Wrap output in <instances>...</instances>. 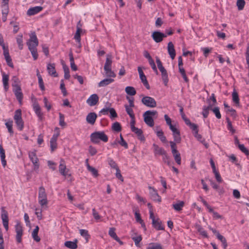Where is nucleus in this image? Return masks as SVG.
Listing matches in <instances>:
<instances>
[{"mask_svg": "<svg viewBox=\"0 0 249 249\" xmlns=\"http://www.w3.org/2000/svg\"><path fill=\"white\" fill-rule=\"evenodd\" d=\"M112 63V61L111 55H107L104 67L106 76L107 77L115 78L116 75L114 72L111 70Z\"/></svg>", "mask_w": 249, "mask_h": 249, "instance_id": "obj_1", "label": "nucleus"}, {"mask_svg": "<svg viewBox=\"0 0 249 249\" xmlns=\"http://www.w3.org/2000/svg\"><path fill=\"white\" fill-rule=\"evenodd\" d=\"M108 140L107 136L104 131H96L90 135V141L96 144L98 143L100 140L106 142Z\"/></svg>", "mask_w": 249, "mask_h": 249, "instance_id": "obj_2", "label": "nucleus"}, {"mask_svg": "<svg viewBox=\"0 0 249 249\" xmlns=\"http://www.w3.org/2000/svg\"><path fill=\"white\" fill-rule=\"evenodd\" d=\"M21 110L20 109H17L15 112L14 119L16 124L17 128L19 131H22L24 128V123L22 119Z\"/></svg>", "mask_w": 249, "mask_h": 249, "instance_id": "obj_3", "label": "nucleus"}, {"mask_svg": "<svg viewBox=\"0 0 249 249\" xmlns=\"http://www.w3.org/2000/svg\"><path fill=\"white\" fill-rule=\"evenodd\" d=\"M157 114V111L155 110H147L145 111L143 115L144 121L146 124L150 127H152L154 125V122L152 116Z\"/></svg>", "mask_w": 249, "mask_h": 249, "instance_id": "obj_4", "label": "nucleus"}, {"mask_svg": "<svg viewBox=\"0 0 249 249\" xmlns=\"http://www.w3.org/2000/svg\"><path fill=\"white\" fill-rule=\"evenodd\" d=\"M38 203L42 206L46 205L48 203L47 194L45 188L43 186L39 188Z\"/></svg>", "mask_w": 249, "mask_h": 249, "instance_id": "obj_5", "label": "nucleus"}, {"mask_svg": "<svg viewBox=\"0 0 249 249\" xmlns=\"http://www.w3.org/2000/svg\"><path fill=\"white\" fill-rule=\"evenodd\" d=\"M170 144L171 148L172 153L174 159L177 163L180 165L181 164V156L180 153L177 149L176 144L174 142L172 141L170 142Z\"/></svg>", "mask_w": 249, "mask_h": 249, "instance_id": "obj_6", "label": "nucleus"}, {"mask_svg": "<svg viewBox=\"0 0 249 249\" xmlns=\"http://www.w3.org/2000/svg\"><path fill=\"white\" fill-rule=\"evenodd\" d=\"M59 172L62 176L65 177L71 176V174L69 173L70 170L66 167L65 161L63 159H61L60 161Z\"/></svg>", "mask_w": 249, "mask_h": 249, "instance_id": "obj_7", "label": "nucleus"}, {"mask_svg": "<svg viewBox=\"0 0 249 249\" xmlns=\"http://www.w3.org/2000/svg\"><path fill=\"white\" fill-rule=\"evenodd\" d=\"M28 156L30 160L33 163L34 166L35 170H38L39 167V164L38 163V159L37 157L36 151H29L28 152Z\"/></svg>", "mask_w": 249, "mask_h": 249, "instance_id": "obj_8", "label": "nucleus"}, {"mask_svg": "<svg viewBox=\"0 0 249 249\" xmlns=\"http://www.w3.org/2000/svg\"><path fill=\"white\" fill-rule=\"evenodd\" d=\"M142 103L146 107L153 108L156 107L157 103L154 98L150 96H144L142 99Z\"/></svg>", "mask_w": 249, "mask_h": 249, "instance_id": "obj_9", "label": "nucleus"}, {"mask_svg": "<svg viewBox=\"0 0 249 249\" xmlns=\"http://www.w3.org/2000/svg\"><path fill=\"white\" fill-rule=\"evenodd\" d=\"M15 231L16 232V240L18 243H20L22 241V236L23 235V228L20 223L18 222L15 225Z\"/></svg>", "mask_w": 249, "mask_h": 249, "instance_id": "obj_10", "label": "nucleus"}, {"mask_svg": "<svg viewBox=\"0 0 249 249\" xmlns=\"http://www.w3.org/2000/svg\"><path fill=\"white\" fill-rule=\"evenodd\" d=\"M13 92L16 97V98L19 103L21 104L23 97L21 89L19 85H13Z\"/></svg>", "mask_w": 249, "mask_h": 249, "instance_id": "obj_11", "label": "nucleus"}, {"mask_svg": "<svg viewBox=\"0 0 249 249\" xmlns=\"http://www.w3.org/2000/svg\"><path fill=\"white\" fill-rule=\"evenodd\" d=\"M151 36L156 43H159L161 42L164 38L167 37V35L160 31H154L153 32Z\"/></svg>", "mask_w": 249, "mask_h": 249, "instance_id": "obj_12", "label": "nucleus"}, {"mask_svg": "<svg viewBox=\"0 0 249 249\" xmlns=\"http://www.w3.org/2000/svg\"><path fill=\"white\" fill-rule=\"evenodd\" d=\"M1 217L3 225L6 231H8V213L4 209V207L1 208Z\"/></svg>", "mask_w": 249, "mask_h": 249, "instance_id": "obj_13", "label": "nucleus"}, {"mask_svg": "<svg viewBox=\"0 0 249 249\" xmlns=\"http://www.w3.org/2000/svg\"><path fill=\"white\" fill-rule=\"evenodd\" d=\"M30 38L27 42V45L29 46H37L38 45V41L35 32H32L30 35Z\"/></svg>", "mask_w": 249, "mask_h": 249, "instance_id": "obj_14", "label": "nucleus"}, {"mask_svg": "<svg viewBox=\"0 0 249 249\" xmlns=\"http://www.w3.org/2000/svg\"><path fill=\"white\" fill-rule=\"evenodd\" d=\"M33 108L38 120L42 121L43 119V113L42 112L41 107L38 103L37 102H35L33 105Z\"/></svg>", "mask_w": 249, "mask_h": 249, "instance_id": "obj_15", "label": "nucleus"}, {"mask_svg": "<svg viewBox=\"0 0 249 249\" xmlns=\"http://www.w3.org/2000/svg\"><path fill=\"white\" fill-rule=\"evenodd\" d=\"M148 189L150 190V196L152 200L159 202H161V198L159 195L157 191L151 186H149Z\"/></svg>", "mask_w": 249, "mask_h": 249, "instance_id": "obj_16", "label": "nucleus"}, {"mask_svg": "<svg viewBox=\"0 0 249 249\" xmlns=\"http://www.w3.org/2000/svg\"><path fill=\"white\" fill-rule=\"evenodd\" d=\"M170 130L173 132L175 142L179 143L181 141V137L179 130L175 126H170Z\"/></svg>", "mask_w": 249, "mask_h": 249, "instance_id": "obj_17", "label": "nucleus"}, {"mask_svg": "<svg viewBox=\"0 0 249 249\" xmlns=\"http://www.w3.org/2000/svg\"><path fill=\"white\" fill-rule=\"evenodd\" d=\"M82 24L81 23V21L79 20L77 23L76 31L74 36V38L78 43H80L81 41V33L82 32Z\"/></svg>", "mask_w": 249, "mask_h": 249, "instance_id": "obj_18", "label": "nucleus"}, {"mask_svg": "<svg viewBox=\"0 0 249 249\" xmlns=\"http://www.w3.org/2000/svg\"><path fill=\"white\" fill-rule=\"evenodd\" d=\"M99 101V97L96 94L90 95L87 100V103L90 107L96 105Z\"/></svg>", "mask_w": 249, "mask_h": 249, "instance_id": "obj_19", "label": "nucleus"}, {"mask_svg": "<svg viewBox=\"0 0 249 249\" xmlns=\"http://www.w3.org/2000/svg\"><path fill=\"white\" fill-rule=\"evenodd\" d=\"M43 10L42 6H37L30 8L27 11V15L29 16H34L39 13Z\"/></svg>", "mask_w": 249, "mask_h": 249, "instance_id": "obj_20", "label": "nucleus"}, {"mask_svg": "<svg viewBox=\"0 0 249 249\" xmlns=\"http://www.w3.org/2000/svg\"><path fill=\"white\" fill-rule=\"evenodd\" d=\"M3 55L4 56V57H5V59L7 62V65L9 67H10L11 68H13L14 66H13V63L12 61V59L11 58V57L9 55L8 48V47L7 48L3 47Z\"/></svg>", "mask_w": 249, "mask_h": 249, "instance_id": "obj_21", "label": "nucleus"}, {"mask_svg": "<svg viewBox=\"0 0 249 249\" xmlns=\"http://www.w3.org/2000/svg\"><path fill=\"white\" fill-rule=\"evenodd\" d=\"M97 115L95 112H90L86 117V121L88 123L93 125L97 119Z\"/></svg>", "mask_w": 249, "mask_h": 249, "instance_id": "obj_22", "label": "nucleus"}, {"mask_svg": "<svg viewBox=\"0 0 249 249\" xmlns=\"http://www.w3.org/2000/svg\"><path fill=\"white\" fill-rule=\"evenodd\" d=\"M167 50L171 59H174L176 56V51L174 44L172 42H169L168 43Z\"/></svg>", "mask_w": 249, "mask_h": 249, "instance_id": "obj_23", "label": "nucleus"}, {"mask_svg": "<svg viewBox=\"0 0 249 249\" xmlns=\"http://www.w3.org/2000/svg\"><path fill=\"white\" fill-rule=\"evenodd\" d=\"M47 69L49 74L50 75L53 76V77L57 76V74L55 69V64H48L47 65Z\"/></svg>", "mask_w": 249, "mask_h": 249, "instance_id": "obj_24", "label": "nucleus"}, {"mask_svg": "<svg viewBox=\"0 0 249 249\" xmlns=\"http://www.w3.org/2000/svg\"><path fill=\"white\" fill-rule=\"evenodd\" d=\"M153 227L157 230H164V227L162 225V222L159 218H157L156 220L153 219V223H152Z\"/></svg>", "mask_w": 249, "mask_h": 249, "instance_id": "obj_25", "label": "nucleus"}, {"mask_svg": "<svg viewBox=\"0 0 249 249\" xmlns=\"http://www.w3.org/2000/svg\"><path fill=\"white\" fill-rule=\"evenodd\" d=\"M153 147L155 155H162L163 154H165L166 151L163 148L159 147L155 143L153 144Z\"/></svg>", "mask_w": 249, "mask_h": 249, "instance_id": "obj_26", "label": "nucleus"}, {"mask_svg": "<svg viewBox=\"0 0 249 249\" xmlns=\"http://www.w3.org/2000/svg\"><path fill=\"white\" fill-rule=\"evenodd\" d=\"M2 83L4 87V90L7 91L9 89V75L6 74L5 72L2 73Z\"/></svg>", "mask_w": 249, "mask_h": 249, "instance_id": "obj_27", "label": "nucleus"}, {"mask_svg": "<svg viewBox=\"0 0 249 249\" xmlns=\"http://www.w3.org/2000/svg\"><path fill=\"white\" fill-rule=\"evenodd\" d=\"M195 228L197 230V231L199 233V234L201 235L203 237L205 238L208 237L207 231L202 228V227L200 225L196 224Z\"/></svg>", "mask_w": 249, "mask_h": 249, "instance_id": "obj_28", "label": "nucleus"}, {"mask_svg": "<svg viewBox=\"0 0 249 249\" xmlns=\"http://www.w3.org/2000/svg\"><path fill=\"white\" fill-rule=\"evenodd\" d=\"M131 130L132 131V132H134L137 135L138 138L139 140L141 141L144 140V137L143 135L142 131L141 129H139L137 127H135Z\"/></svg>", "mask_w": 249, "mask_h": 249, "instance_id": "obj_29", "label": "nucleus"}, {"mask_svg": "<svg viewBox=\"0 0 249 249\" xmlns=\"http://www.w3.org/2000/svg\"><path fill=\"white\" fill-rule=\"evenodd\" d=\"M185 124L189 126L191 129L194 131V133L196 132H198V126L197 124L191 122L190 120H185Z\"/></svg>", "mask_w": 249, "mask_h": 249, "instance_id": "obj_30", "label": "nucleus"}, {"mask_svg": "<svg viewBox=\"0 0 249 249\" xmlns=\"http://www.w3.org/2000/svg\"><path fill=\"white\" fill-rule=\"evenodd\" d=\"M28 47L29 50L30 51L32 56L34 58V60H36L37 59L38 55L37 52V46H31L30 45Z\"/></svg>", "mask_w": 249, "mask_h": 249, "instance_id": "obj_31", "label": "nucleus"}, {"mask_svg": "<svg viewBox=\"0 0 249 249\" xmlns=\"http://www.w3.org/2000/svg\"><path fill=\"white\" fill-rule=\"evenodd\" d=\"M64 245L66 247L71 249H76L77 248V240L75 241H66Z\"/></svg>", "mask_w": 249, "mask_h": 249, "instance_id": "obj_32", "label": "nucleus"}, {"mask_svg": "<svg viewBox=\"0 0 249 249\" xmlns=\"http://www.w3.org/2000/svg\"><path fill=\"white\" fill-rule=\"evenodd\" d=\"M213 105L209 104L208 106H204L202 108V114L204 118L208 117L209 113V110H211Z\"/></svg>", "mask_w": 249, "mask_h": 249, "instance_id": "obj_33", "label": "nucleus"}, {"mask_svg": "<svg viewBox=\"0 0 249 249\" xmlns=\"http://www.w3.org/2000/svg\"><path fill=\"white\" fill-rule=\"evenodd\" d=\"M39 227L38 226H36V228L33 230L32 236L33 238L35 241H36L37 242H38L40 240V237L38 236V232L39 231Z\"/></svg>", "mask_w": 249, "mask_h": 249, "instance_id": "obj_34", "label": "nucleus"}, {"mask_svg": "<svg viewBox=\"0 0 249 249\" xmlns=\"http://www.w3.org/2000/svg\"><path fill=\"white\" fill-rule=\"evenodd\" d=\"M114 80L112 78H106L101 81L98 84V87H105L114 82Z\"/></svg>", "mask_w": 249, "mask_h": 249, "instance_id": "obj_35", "label": "nucleus"}, {"mask_svg": "<svg viewBox=\"0 0 249 249\" xmlns=\"http://www.w3.org/2000/svg\"><path fill=\"white\" fill-rule=\"evenodd\" d=\"M146 249H163L162 246L159 243H149Z\"/></svg>", "mask_w": 249, "mask_h": 249, "instance_id": "obj_36", "label": "nucleus"}, {"mask_svg": "<svg viewBox=\"0 0 249 249\" xmlns=\"http://www.w3.org/2000/svg\"><path fill=\"white\" fill-rule=\"evenodd\" d=\"M184 206V202L183 201H178L177 203L173 204V208L176 211H180L182 210V208Z\"/></svg>", "mask_w": 249, "mask_h": 249, "instance_id": "obj_37", "label": "nucleus"}, {"mask_svg": "<svg viewBox=\"0 0 249 249\" xmlns=\"http://www.w3.org/2000/svg\"><path fill=\"white\" fill-rule=\"evenodd\" d=\"M36 75H37V76L38 77V84H39V88L41 90L43 91L45 90V87L44 85L43 79L41 77V75L39 73L38 70H37Z\"/></svg>", "mask_w": 249, "mask_h": 249, "instance_id": "obj_38", "label": "nucleus"}, {"mask_svg": "<svg viewBox=\"0 0 249 249\" xmlns=\"http://www.w3.org/2000/svg\"><path fill=\"white\" fill-rule=\"evenodd\" d=\"M17 42L18 44L19 50H22L23 47V36L22 34H19L16 37Z\"/></svg>", "mask_w": 249, "mask_h": 249, "instance_id": "obj_39", "label": "nucleus"}, {"mask_svg": "<svg viewBox=\"0 0 249 249\" xmlns=\"http://www.w3.org/2000/svg\"><path fill=\"white\" fill-rule=\"evenodd\" d=\"M70 61L71 64V67L73 71H76L77 70V66L74 63V58L72 52L69 53Z\"/></svg>", "mask_w": 249, "mask_h": 249, "instance_id": "obj_40", "label": "nucleus"}, {"mask_svg": "<svg viewBox=\"0 0 249 249\" xmlns=\"http://www.w3.org/2000/svg\"><path fill=\"white\" fill-rule=\"evenodd\" d=\"M125 91L128 95L131 96L135 95L136 93V91L135 88L131 86L126 87L125 89Z\"/></svg>", "mask_w": 249, "mask_h": 249, "instance_id": "obj_41", "label": "nucleus"}, {"mask_svg": "<svg viewBox=\"0 0 249 249\" xmlns=\"http://www.w3.org/2000/svg\"><path fill=\"white\" fill-rule=\"evenodd\" d=\"M217 238L221 242L224 249H226L228 246V244L226 238L223 235H221L220 233H217Z\"/></svg>", "mask_w": 249, "mask_h": 249, "instance_id": "obj_42", "label": "nucleus"}, {"mask_svg": "<svg viewBox=\"0 0 249 249\" xmlns=\"http://www.w3.org/2000/svg\"><path fill=\"white\" fill-rule=\"evenodd\" d=\"M232 101L237 106L239 105V98L238 93L234 90L232 93Z\"/></svg>", "mask_w": 249, "mask_h": 249, "instance_id": "obj_43", "label": "nucleus"}, {"mask_svg": "<svg viewBox=\"0 0 249 249\" xmlns=\"http://www.w3.org/2000/svg\"><path fill=\"white\" fill-rule=\"evenodd\" d=\"M156 133L157 136L159 138L162 142H166V138L165 136H164L163 132L162 131V130L157 131Z\"/></svg>", "mask_w": 249, "mask_h": 249, "instance_id": "obj_44", "label": "nucleus"}, {"mask_svg": "<svg viewBox=\"0 0 249 249\" xmlns=\"http://www.w3.org/2000/svg\"><path fill=\"white\" fill-rule=\"evenodd\" d=\"M80 235L84 237L85 239L88 242L89 241V238H90V235L89 234L88 231L86 230L81 229L79 231Z\"/></svg>", "mask_w": 249, "mask_h": 249, "instance_id": "obj_45", "label": "nucleus"}, {"mask_svg": "<svg viewBox=\"0 0 249 249\" xmlns=\"http://www.w3.org/2000/svg\"><path fill=\"white\" fill-rule=\"evenodd\" d=\"M87 168L88 170L91 173V174L94 177H97L98 176L99 174L98 173V171L95 168L90 166L89 164H88Z\"/></svg>", "mask_w": 249, "mask_h": 249, "instance_id": "obj_46", "label": "nucleus"}, {"mask_svg": "<svg viewBox=\"0 0 249 249\" xmlns=\"http://www.w3.org/2000/svg\"><path fill=\"white\" fill-rule=\"evenodd\" d=\"M5 125L8 129V132L10 133L11 135H12L14 133L13 130V121L10 120L5 123Z\"/></svg>", "mask_w": 249, "mask_h": 249, "instance_id": "obj_47", "label": "nucleus"}, {"mask_svg": "<svg viewBox=\"0 0 249 249\" xmlns=\"http://www.w3.org/2000/svg\"><path fill=\"white\" fill-rule=\"evenodd\" d=\"M161 77L164 85L167 86L169 79L166 70L164 72H161Z\"/></svg>", "mask_w": 249, "mask_h": 249, "instance_id": "obj_48", "label": "nucleus"}, {"mask_svg": "<svg viewBox=\"0 0 249 249\" xmlns=\"http://www.w3.org/2000/svg\"><path fill=\"white\" fill-rule=\"evenodd\" d=\"M63 68L64 71V77L66 79H69L70 77V71L69 68L62 63Z\"/></svg>", "mask_w": 249, "mask_h": 249, "instance_id": "obj_49", "label": "nucleus"}, {"mask_svg": "<svg viewBox=\"0 0 249 249\" xmlns=\"http://www.w3.org/2000/svg\"><path fill=\"white\" fill-rule=\"evenodd\" d=\"M112 129L116 132H120L122 129L121 125L119 123L116 122L113 124L112 125Z\"/></svg>", "mask_w": 249, "mask_h": 249, "instance_id": "obj_50", "label": "nucleus"}, {"mask_svg": "<svg viewBox=\"0 0 249 249\" xmlns=\"http://www.w3.org/2000/svg\"><path fill=\"white\" fill-rule=\"evenodd\" d=\"M124 107L125 108V111L129 115L130 118H133L135 117V114L134 113L133 110L132 109V107H127V105L124 106Z\"/></svg>", "mask_w": 249, "mask_h": 249, "instance_id": "obj_51", "label": "nucleus"}, {"mask_svg": "<svg viewBox=\"0 0 249 249\" xmlns=\"http://www.w3.org/2000/svg\"><path fill=\"white\" fill-rule=\"evenodd\" d=\"M140 79L141 80L142 82L143 83V85L145 87V88L149 89H150V86L148 84V82L146 79V77L145 75H143V76H141V77H140Z\"/></svg>", "mask_w": 249, "mask_h": 249, "instance_id": "obj_52", "label": "nucleus"}, {"mask_svg": "<svg viewBox=\"0 0 249 249\" xmlns=\"http://www.w3.org/2000/svg\"><path fill=\"white\" fill-rule=\"evenodd\" d=\"M236 5L239 10H243L245 5V0H237L236 2Z\"/></svg>", "mask_w": 249, "mask_h": 249, "instance_id": "obj_53", "label": "nucleus"}, {"mask_svg": "<svg viewBox=\"0 0 249 249\" xmlns=\"http://www.w3.org/2000/svg\"><path fill=\"white\" fill-rule=\"evenodd\" d=\"M57 140L51 139L50 140V147L51 152H53L57 148Z\"/></svg>", "mask_w": 249, "mask_h": 249, "instance_id": "obj_54", "label": "nucleus"}, {"mask_svg": "<svg viewBox=\"0 0 249 249\" xmlns=\"http://www.w3.org/2000/svg\"><path fill=\"white\" fill-rule=\"evenodd\" d=\"M211 110L214 113L215 117L219 119L221 118V115L219 111V108L218 107H215L213 108L211 107Z\"/></svg>", "mask_w": 249, "mask_h": 249, "instance_id": "obj_55", "label": "nucleus"}, {"mask_svg": "<svg viewBox=\"0 0 249 249\" xmlns=\"http://www.w3.org/2000/svg\"><path fill=\"white\" fill-rule=\"evenodd\" d=\"M59 124L61 126L64 127L66 126V123L64 121V115L61 113H59Z\"/></svg>", "mask_w": 249, "mask_h": 249, "instance_id": "obj_56", "label": "nucleus"}, {"mask_svg": "<svg viewBox=\"0 0 249 249\" xmlns=\"http://www.w3.org/2000/svg\"><path fill=\"white\" fill-rule=\"evenodd\" d=\"M115 231V229L114 228H111L109 229L108 231V234L114 240H115L118 237V236L116 234Z\"/></svg>", "mask_w": 249, "mask_h": 249, "instance_id": "obj_57", "label": "nucleus"}, {"mask_svg": "<svg viewBox=\"0 0 249 249\" xmlns=\"http://www.w3.org/2000/svg\"><path fill=\"white\" fill-rule=\"evenodd\" d=\"M108 162L112 168L115 169V170H116L117 168H119L117 163L113 159H109L108 160Z\"/></svg>", "mask_w": 249, "mask_h": 249, "instance_id": "obj_58", "label": "nucleus"}, {"mask_svg": "<svg viewBox=\"0 0 249 249\" xmlns=\"http://www.w3.org/2000/svg\"><path fill=\"white\" fill-rule=\"evenodd\" d=\"M227 122L228 123L227 128L230 130L232 134H233L235 132V130L232 127L231 122L230 121L228 118H226Z\"/></svg>", "mask_w": 249, "mask_h": 249, "instance_id": "obj_59", "label": "nucleus"}, {"mask_svg": "<svg viewBox=\"0 0 249 249\" xmlns=\"http://www.w3.org/2000/svg\"><path fill=\"white\" fill-rule=\"evenodd\" d=\"M60 89L63 93L64 96H66L67 95V92L65 87V84L63 80L61 81V84Z\"/></svg>", "mask_w": 249, "mask_h": 249, "instance_id": "obj_60", "label": "nucleus"}, {"mask_svg": "<svg viewBox=\"0 0 249 249\" xmlns=\"http://www.w3.org/2000/svg\"><path fill=\"white\" fill-rule=\"evenodd\" d=\"M132 240L134 241L135 244L136 246H139V243L142 240V237L141 235H138L136 237H132Z\"/></svg>", "mask_w": 249, "mask_h": 249, "instance_id": "obj_61", "label": "nucleus"}, {"mask_svg": "<svg viewBox=\"0 0 249 249\" xmlns=\"http://www.w3.org/2000/svg\"><path fill=\"white\" fill-rule=\"evenodd\" d=\"M239 149L244 153L246 155H249V151L245 147L244 144H239L238 146Z\"/></svg>", "mask_w": 249, "mask_h": 249, "instance_id": "obj_62", "label": "nucleus"}, {"mask_svg": "<svg viewBox=\"0 0 249 249\" xmlns=\"http://www.w3.org/2000/svg\"><path fill=\"white\" fill-rule=\"evenodd\" d=\"M162 156H163L162 157L163 161L164 162L166 163L167 165H170L171 162H170L169 157L167 154L166 152H165V154H163Z\"/></svg>", "mask_w": 249, "mask_h": 249, "instance_id": "obj_63", "label": "nucleus"}, {"mask_svg": "<svg viewBox=\"0 0 249 249\" xmlns=\"http://www.w3.org/2000/svg\"><path fill=\"white\" fill-rule=\"evenodd\" d=\"M246 59L249 68L248 76L249 77V46L247 48V51L246 52Z\"/></svg>", "mask_w": 249, "mask_h": 249, "instance_id": "obj_64", "label": "nucleus"}]
</instances>
